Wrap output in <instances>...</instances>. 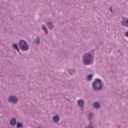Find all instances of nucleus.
I'll use <instances>...</instances> for the list:
<instances>
[{
	"mask_svg": "<svg viewBox=\"0 0 128 128\" xmlns=\"http://www.w3.org/2000/svg\"><path fill=\"white\" fill-rule=\"evenodd\" d=\"M92 86L95 90H102V82L100 79H96Z\"/></svg>",
	"mask_w": 128,
	"mask_h": 128,
	"instance_id": "obj_1",
	"label": "nucleus"
},
{
	"mask_svg": "<svg viewBox=\"0 0 128 128\" xmlns=\"http://www.w3.org/2000/svg\"><path fill=\"white\" fill-rule=\"evenodd\" d=\"M18 46L20 50H23L24 52L28 50V49L30 48V46H28V44L24 40H20L18 42Z\"/></svg>",
	"mask_w": 128,
	"mask_h": 128,
	"instance_id": "obj_2",
	"label": "nucleus"
},
{
	"mask_svg": "<svg viewBox=\"0 0 128 128\" xmlns=\"http://www.w3.org/2000/svg\"><path fill=\"white\" fill-rule=\"evenodd\" d=\"M92 60V54L90 53H86L83 56V62L85 66L90 64V60Z\"/></svg>",
	"mask_w": 128,
	"mask_h": 128,
	"instance_id": "obj_3",
	"label": "nucleus"
},
{
	"mask_svg": "<svg viewBox=\"0 0 128 128\" xmlns=\"http://www.w3.org/2000/svg\"><path fill=\"white\" fill-rule=\"evenodd\" d=\"M8 100L11 104H16L18 102V99L14 96H9Z\"/></svg>",
	"mask_w": 128,
	"mask_h": 128,
	"instance_id": "obj_4",
	"label": "nucleus"
},
{
	"mask_svg": "<svg viewBox=\"0 0 128 128\" xmlns=\"http://www.w3.org/2000/svg\"><path fill=\"white\" fill-rule=\"evenodd\" d=\"M122 22L121 24L122 26H125L128 28V18L122 17Z\"/></svg>",
	"mask_w": 128,
	"mask_h": 128,
	"instance_id": "obj_5",
	"label": "nucleus"
},
{
	"mask_svg": "<svg viewBox=\"0 0 128 128\" xmlns=\"http://www.w3.org/2000/svg\"><path fill=\"white\" fill-rule=\"evenodd\" d=\"M60 118L58 115H54L52 117V121L54 124H58V122H60Z\"/></svg>",
	"mask_w": 128,
	"mask_h": 128,
	"instance_id": "obj_6",
	"label": "nucleus"
},
{
	"mask_svg": "<svg viewBox=\"0 0 128 128\" xmlns=\"http://www.w3.org/2000/svg\"><path fill=\"white\" fill-rule=\"evenodd\" d=\"M77 104L78 106H80V108H82L83 106L84 105V99H79L77 101Z\"/></svg>",
	"mask_w": 128,
	"mask_h": 128,
	"instance_id": "obj_7",
	"label": "nucleus"
},
{
	"mask_svg": "<svg viewBox=\"0 0 128 128\" xmlns=\"http://www.w3.org/2000/svg\"><path fill=\"white\" fill-rule=\"evenodd\" d=\"M16 118H12L10 120V125L11 126H14L16 124Z\"/></svg>",
	"mask_w": 128,
	"mask_h": 128,
	"instance_id": "obj_8",
	"label": "nucleus"
},
{
	"mask_svg": "<svg viewBox=\"0 0 128 128\" xmlns=\"http://www.w3.org/2000/svg\"><path fill=\"white\" fill-rule=\"evenodd\" d=\"M93 106L94 108L96 110H98L100 108V105L98 102H95L93 104Z\"/></svg>",
	"mask_w": 128,
	"mask_h": 128,
	"instance_id": "obj_9",
	"label": "nucleus"
},
{
	"mask_svg": "<svg viewBox=\"0 0 128 128\" xmlns=\"http://www.w3.org/2000/svg\"><path fill=\"white\" fill-rule=\"evenodd\" d=\"M46 24L48 26L49 30L54 29V24L51 22H49L48 23H46Z\"/></svg>",
	"mask_w": 128,
	"mask_h": 128,
	"instance_id": "obj_10",
	"label": "nucleus"
},
{
	"mask_svg": "<svg viewBox=\"0 0 128 128\" xmlns=\"http://www.w3.org/2000/svg\"><path fill=\"white\" fill-rule=\"evenodd\" d=\"M40 36H38L34 40V44H36L37 46H38V44H40Z\"/></svg>",
	"mask_w": 128,
	"mask_h": 128,
	"instance_id": "obj_11",
	"label": "nucleus"
},
{
	"mask_svg": "<svg viewBox=\"0 0 128 128\" xmlns=\"http://www.w3.org/2000/svg\"><path fill=\"white\" fill-rule=\"evenodd\" d=\"M16 128H24V124H22V123L18 122L16 123Z\"/></svg>",
	"mask_w": 128,
	"mask_h": 128,
	"instance_id": "obj_12",
	"label": "nucleus"
},
{
	"mask_svg": "<svg viewBox=\"0 0 128 128\" xmlns=\"http://www.w3.org/2000/svg\"><path fill=\"white\" fill-rule=\"evenodd\" d=\"M12 46L14 50H16L17 52H20V48H18V45L16 44H12Z\"/></svg>",
	"mask_w": 128,
	"mask_h": 128,
	"instance_id": "obj_13",
	"label": "nucleus"
},
{
	"mask_svg": "<svg viewBox=\"0 0 128 128\" xmlns=\"http://www.w3.org/2000/svg\"><path fill=\"white\" fill-rule=\"evenodd\" d=\"M93 76H94L92 74L88 75L87 77L88 80V82H90V80H92Z\"/></svg>",
	"mask_w": 128,
	"mask_h": 128,
	"instance_id": "obj_14",
	"label": "nucleus"
},
{
	"mask_svg": "<svg viewBox=\"0 0 128 128\" xmlns=\"http://www.w3.org/2000/svg\"><path fill=\"white\" fill-rule=\"evenodd\" d=\"M42 30L45 31L46 34H48V28L44 25H42Z\"/></svg>",
	"mask_w": 128,
	"mask_h": 128,
	"instance_id": "obj_15",
	"label": "nucleus"
},
{
	"mask_svg": "<svg viewBox=\"0 0 128 128\" xmlns=\"http://www.w3.org/2000/svg\"><path fill=\"white\" fill-rule=\"evenodd\" d=\"M92 113H89V118H92Z\"/></svg>",
	"mask_w": 128,
	"mask_h": 128,
	"instance_id": "obj_16",
	"label": "nucleus"
},
{
	"mask_svg": "<svg viewBox=\"0 0 128 128\" xmlns=\"http://www.w3.org/2000/svg\"><path fill=\"white\" fill-rule=\"evenodd\" d=\"M125 36H128V32H126Z\"/></svg>",
	"mask_w": 128,
	"mask_h": 128,
	"instance_id": "obj_17",
	"label": "nucleus"
},
{
	"mask_svg": "<svg viewBox=\"0 0 128 128\" xmlns=\"http://www.w3.org/2000/svg\"><path fill=\"white\" fill-rule=\"evenodd\" d=\"M72 71L73 72H76V70H74V69H72Z\"/></svg>",
	"mask_w": 128,
	"mask_h": 128,
	"instance_id": "obj_18",
	"label": "nucleus"
},
{
	"mask_svg": "<svg viewBox=\"0 0 128 128\" xmlns=\"http://www.w3.org/2000/svg\"><path fill=\"white\" fill-rule=\"evenodd\" d=\"M110 12H112V6H110Z\"/></svg>",
	"mask_w": 128,
	"mask_h": 128,
	"instance_id": "obj_19",
	"label": "nucleus"
},
{
	"mask_svg": "<svg viewBox=\"0 0 128 128\" xmlns=\"http://www.w3.org/2000/svg\"><path fill=\"white\" fill-rule=\"evenodd\" d=\"M81 110H82H82H84V108H82V106L81 107Z\"/></svg>",
	"mask_w": 128,
	"mask_h": 128,
	"instance_id": "obj_20",
	"label": "nucleus"
},
{
	"mask_svg": "<svg viewBox=\"0 0 128 128\" xmlns=\"http://www.w3.org/2000/svg\"><path fill=\"white\" fill-rule=\"evenodd\" d=\"M70 70V71L72 70ZM70 72V74H71V76L72 75V72Z\"/></svg>",
	"mask_w": 128,
	"mask_h": 128,
	"instance_id": "obj_21",
	"label": "nucleus"
},
{
	"mask_svg": "<svg viewBox=\"0 0 128 128\" xmlns=\"http://www.w3.org/2000/svg\"><path fill=\"white\" fill-rule=\"evenodd\" d=\"M38 128H42L40 126H39Z\"/></svg>",
	"mask_w": 128,
	"mask_h": 128,
	"instance_id": "obj_22",
	"label": "nucleus"
},
{
	"mask_svg": "<svg viewBox=\"0 0 128 128\" xmlns=\"http://www.w3.org/2000/svg\"><path fill=\"white\" fill-rule=\"evenodd\" d=\"M67 100H68V98H67Z\"/></svg>",
	"mask_w": 128,
	"mask_h": 128,
	"instance_id": "obj_23",
	"label": "nucleus"
}]
</instances>
